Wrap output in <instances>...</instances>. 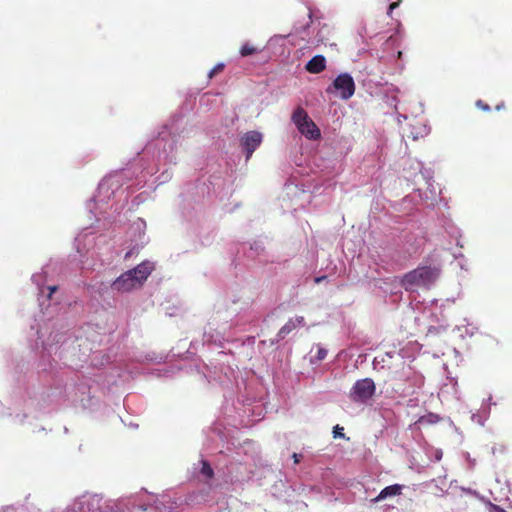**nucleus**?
Masks as SVG:
<instances>
[{"instance_id":"nucleus-2","label":"nucleus","mask_w":512,"mask_h":512,"mask_svg":"<svg viewBox=\"0 0 512 512\" xmlns=\"http://www.w3.org/2000/svg\"><path fill=\"white\" fill-rule=\"evenodd\" d=\"M127 176L123 172L110 175L99 184L94 198L87 204V208L100 220L98 213L106 218L107 205L111 197L117 202L126 201L130 185H126Z\"/></svg>"},{"instance_id":"nucleus-1","label":"nucleus","mask_w":512,"mask_h":512,"mask_svg":"<svg viewBox=\"0 0 512 512\" xmlns=\"http://www.w3.org/2000/svg\"><path fill=\"white\" fill-rule=\"evenodd\" d=\"M146 505V500L139 499V496L113 500L98 494H84L76 498L65 512H137L145 511Z\"/></svg>"},{"instance_id":"nucleus-4","label":"nucleus","mask_w":512,"mask_h":512,"mask_svg":"<svg viewBox=\"0 0 512 512\" xmlns=\"http://www.w3.org/2000/svg\"><path fill=\"white\" fill-rule=\"evenodd\" d=\"M145 229L146 223L142 219L138 218L133 221L128 231L131 249L125 254V258H130L134 253V250H138L143 247L147 242Z\"/></svg>"},{"instance_id":"nucleus-3","label":"nucleus","mask_w":512,"mask_h":512,"mask_svg":"<svg viewBox=\"0 0 512 512\" xmlns=\"http://www.w3.org/2000/svg\"><path fill=\"white\" fill-rule=\"evenodd\" d=\"M153 269L154 265L151 262L144 261L116 278L111 284V289L118 293H128L138 289L144 284Z\"/></svg>"},{"instance_id":"nucleus-7","label":"nucleus","mask_w":512,"mask_h":512,"mask_svg":"<svg viewBox=\"0 0 512 512\" xmlns=\"http://www.w3.org/2000/svg\"><path fill=\"white\" fill-rule=\"evenodd\" d=\"M48 290H49L48 297L50 298L52 296V294L57 290V286H55V285L49 286Z\"/></svg>"},{"instance_id":"nucleus-5","label":"nucleus","mask_w":512,"mask_h":512,"mask_svg":"<svg viewBox=\"0 0 512 512\" xmlns=\"http://www.w3.org/2000/svg\"><path fill=\"white\" fill-rule=\"evenodd\" d=\"M94 242V237L91 232L84 231L79 234L76 239V248L79 253H82L84 250H88L90 246H92Z\"/></svg>"},{"instance_id":"nucleus-6","label":"nucleus","mask_w":512,"mask_h":512,"mask_svg":"<svg viewBox=\"0 0 512 512\" xmlns=\"http://www.w3.org/2000/svg\"><path fill=\"white\" fill-rule=\"evenodd\" d=\"M47 277V268H43L40 273H36L32 276V281L38 286L40 293H43V285Z\"/></svg>"}]
</instances>
